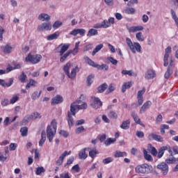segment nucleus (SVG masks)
I'll return each instance as SVG.
<instances>
[{"mask_svg":"<svg viewBox=\"0 0 178 178\" xmlns=\"http://www.w3.org/2000/svg\"><path fill=\"white\" fill-rule=\"evenodd\" d=\"M135 172L136 173H141L142 175H148L152 172V165L147 163H143L138 165L135 168Z\"/></svg>","mask_w":178,"mask_h":178,"instance_id":"obj_1","label":"nucleus"},{"mask_svg":"<svg viewBox=\"0 0 178 178\" xmlns=\"http://www.w3.org/2000/svg\"><path fill=\"white\" fill-rule=\"evenodd\" d=\"M126 43L128 45L129 49L132 54H136V52H141V45L138 42H134L131 41L130 38H126Z\"/></svg>","mask_w":178,"mask_h":178,"instance_id":"obj_2","label":"nucleus"},{"mask_svg":"<svg viewBox=\"0 0 178 178\" xmlns=\"http://www.w3.org/2000/svg\"><path fill=\"white\" fill-rule=\"evenodd\" d=\"M42 59V56L40 54L33 55L31 54H28L26 57V62H30L32 65H36V63H40V61Z\"/></svg>","mask_w":178,"mask_h":178,"instance_id":"obj_3","label":"nucleus"},{"mask_svg":"<svg viewBox=\"0 0 178 178\" xmlns=\"http://www.w3.org/2000/svg\"><path fill=\"white\" fill-rule=\"evenodd\" d=\"M58 129V123L56 120H53L49 124L47 125L46 133L47 134H56V130Z\"/></svg>","mask_w":178,"mask_h":178,"instance_id":"obj_4","label":"nucleus"},{"mask_svg":"<svg viewBox=\"0 0 178 178\" xmlns=\"http://www.w3.org/2000/svg\"><path fill=\"white\" fill-rule=\"evenodd\" d=\"M165 151H168L170 156H173L175 154H173V152L172 151V147L169 145L162 146L160 147L157 152V156L159 159L162 158L163 156V154H165Z\"/></svg>","mask_w":178,"mask_h":178,"instance_id":"obj_5","label":"nucleus"},{"mask_svg":"<svg viewBox=\"0 0 178 178\" xmlns=\"http://www.w3.org/2000/svg\"><path fill=\"white\" fill-rule=\"evenodd\" d=\"M42 115L37 111L33 113L31 115H26L24 117L23 121L24 123H29L31 120H36V119H41Z\"/></svg>","mask_w":178,"mask_h":178,"instance_id":"obj_6","label":"nucleus"},{"mask_svg":"<svg viewBox=\"0 0 178 178\" xmlns=\"http://www.w3.org/2000/svg\"><path fill=\"white\" fill-rule=\"evenodd\" d=\"M73 116H76V111H74V109L73 108V106H72V108H70V111H68L67 113V123H68V126L70 127H72V126H73L74 123V119L73 118Z\"/></svg>","mask_w":178,"mask_h":178,"instance_id":"obj_7","label":"nucleus"},{"mask_svg":"<svg viewBox=\"0 0 178 178\" xmlns=\"http://www.w3.org/2000/svg\"><path fill=\"white\" fill-rule=\"evenodd\" d=\"M90 105L94 109H98L102 106V102L98 97H92L90 100Z\"/></svg>","mask_w":178,"mask_h":178,"instance_id":"obj_8","label":"nucleus"},{"mask_svg":"<svg viewBox=\"0 0 178 178\" xmlns=\"http://www.w3.org/2000/svg\"><path fill=\"white\" fill-rule=\"evenodd\" d=\"M51 30H52L51 22H43L38 26V31H51Z\"/></svg>","mask_w":178,"mask_h":178,"instance_id":"obj_9","label":"nucleus"},{"mask_svg":"<svg viewBox=\"0 0 178 178\" xmlns=\"http://www.w3.org/2000/svg\"><path fill=\"white\" fill-rule=\"evenodd\" d=\"M1 49L3 54H9L15 49V46L12 45L10 43H7L5 45H2Z\"/></svg>","mask_w":178,"mask_h":178,"instance_id":"obj_10","label":"nucleus"},{"mask_svg":"<svg viewBox=\"0 0 178 178\" xmlns=\"http://www.w3.org/2000/svg\"><path fill=\"white\" fill-rule=\"evenodd\" d=\"M157 169L161 170L163 176H166L169 172V166L168 164H166V163H161L160 164L157 165Z\"/></svg>","mask_w":178,"mask_h":178,"instance_id":"obj_11","label":"nucleus"},{"mask_svg":"<svg viewBox=\"0 0 178 178\" xmlns=\"http://www.w3.org/2000/svg\"><path fill=\"white\" fill-rule=\"evenodd\" d=\"M172 54V47L168 46L165 49V55H164V66L166 67L169 65V56Z\"/></svg>","mask_w":178,"mask_h":178,"instance_id":"obj_12","label":"nucleus"},{"mask_svg":"<svg viewBox=\"0 0 178 178\" xmlns=\"http://www.w3.org/2000/svg\"><path fill=\"white\" fill-rule=\"evenodd\" d=\"M87 103H83L81 105H77V103L74 102L71 104L70 108L72 109V108L74 109V112H76V111H80V109H87Z\"/></svg>","mask_w":178,"mask_h":178,"instance_id":"obj_13","label":"nucleus"},{"mask_svg":"<svg viewBox=\"0 0 178 178\" xmlns=\"http://www.w3.org/2000/svg\"><path fill=\"white\" fill-rule=\"evenodd\" d=\"M156 77V73L154 70L149 69L145 73V79L146 80H152Z\"/></svg>","mask_w":178,"mask_h":178,"instance_id":"obj_14","label":"nucleus"},{"mask_svg":"<svg viewBox=\"0 0 178 178\" xmlns=\"http://www.w3.org/2000/svg\"><path fill=\"white\" fill-rule=\"evenodd\" d=\"M63 102V97L60 95H57L56 97L51 99V105H58V104H62Z\"/></svg>","mask_w":178,"mask_h":178,"instance_id":"obj_15","label":"nucleus"},{"mask_svg":"<svg viewBox=\"0 0 178 178\" xmlns=\"http://www.w3.org/2000/svg\"><path fill=\"white\" fill-rule=\"evenodd\" d=\"M148 138L150 140V141H154H154H158L159 143H162L163 141V136L158 134H149L148 136Z\"/></svg>","mask_w":178,"mask_h":178,"instance_id":"obj_16","label":"nucleus"},{"mask_svg":"<svg viewBox=\"0 0 178 178\" xmlns=\"http://www.w3.org/2000/svg\"><path fill=\"white\" fill-rule=\"evenodd\" d=\"M70 47V44L67 43V44H61L58 46V48H60L59 54L60 56H63V54L66 51L69 49V47Z\"/></svg>","mask_w":178,"mask_h":178,"instance_id":"obj_17","label":"nucleus"},{"mask_svg":"<svg viewBox=\"0 0 178 178\" xmlns=\"http://www.w3.org/2000/svg\"><path fill=\"white\" fill-rule=\"evenodd\" d=\"M72 152H67V151H65L63 152V154L58 158V159L56 161V165L57 166H60L63 163V161L65 159V157L67 156V155H70V153Z\"/></svg>","mask_w":178,"mask_h":178,"instance_id":"obj_18","label":"nucleus"},{"mask_svg":"<svg viewBox=\"0 0 178 178\" xmlns=\"http://www.w3.org/2000/svg\"><path fill=\"white\" fill-rule=\"evenodd\" d=\"M152 105V102L151 101H147L143 104L142 107L140 109V113H144L145 112H147V109H149V106Z\"/></svg>","mask_w":178,"mask_h":178,"instance_id":"obj_19","label":"nucleus"},{"mask_svg":"<svg viewBox=\"0 0 178 178\" xmlns=\"http://www.w3.org/2000/svg\"><path fill=\"white\" fill-rule=\"evenodd\" d=\"M106 29H108L112 26V24H115V17H110L108 19H104L103 21Z\"/></svg>","mask_w":178,"mask_h":178,"instance_id":"obj_20","label":"nucleus"},{"mask_svg":"<svg viewBox=\"0 0 178 178\" xmlns=\"http://www.w3.org/2000/svg\"><path fill=\"white\" fill-rule=\"evenodd\" d=\"M38 19L40 20V22H48L51 20V16L45 13H42L38 15Z\"/></svg>","mask_w":178,"mask_h":178,"instance_id":"obj_21","label":"nucleus"},{"mask_svg":"<svg viewBox=\"0 0 178 178\" xmlns=\"http://www.w3.org/2000/svg\"><path fill=\"white\" fill-rule=\"evenodd\" d=\"M5 154L4 155L2 154V152H0V161L2 162H5L6 159H8V156H9V147H6L4 148Z\"/></svg>","mask_w":178,"mask_h":178,"instance_id":"obj_22","label":"nucleus"},{"mask_svg":"<svg viewBox=\"0 0 178 178\" xmlns=\"http://www.w3.org/2000/svg\"><path fill=\"white\" fill-rule=\"evenodd\" d=\"M79 51H80V42H76L74 48L72 50L68 51V52H70V54H72V55H77Z\"/></svg>","mask_w":178,"mask_h":178,"instance_id":"obj_23","label":"nucleus"},{"mask_svg":"<svg viewBox=\"0 0 178 178\" xmlns=\"http://www.w3.org/2000/svg\"><path fill=\"white\" fill-rule=\"evenodd\" d=\"M143 30H144V26H140V25L131 26L129 29V33H136L137 31H143Z\"/></svg>","mask_w":178,"mask_h":178,"instance_id":"obj_24","label":"nucleus"},{"mask_svg":"<svg viewBox=\"0 0 178 178\" xmlns=\"http://www.w3.org/2000/svg\"><path fill=\"white\" fill-rule=\"evenodd\" d=\"M77 70H79V67H75L72 68L71 73H70V72H69L68 74H66V75L67 76V77H69V79H73L76 77Z\"/></svg>","mask_w":178,"mask_h":178,"instance_id":"obj_25","label":"nucleus"},{"mask_svg":"<svg viewBox=\"0 0 178 178\" xmlns=\"http://www.w3.org/2000/svg\"><path fill=\"white\" fill-rule=\"evenodd\" d=\"M13 84V79L10 78L9 79V83H6L5 80L0 79V86L2 87H10Z\"/></svg>","mask_w":178,"mask_h":178,"instance_id":"obj_26","label":"nucleus"},{"mask_svg":"<svg viewBox=\"0 0 178 178\" xmlns=\"http://www.w3.org/2000/svg\"><path fill=\"white\" fill-rule=\"evenodd\" d=\"M131 115L134 122H136L137 124H140V126H144V124L141 122V120L140 119V118L137 114H136L135 113H131Z\"/></svg>","mask_w":178,"mask_h":178,"instance_id":"obj_27","label":"nucleus"},{"mask_svg":"<svg viewBox=\"0 0 178 178\" xmlns=\"http://www.w3.org/2000/svg\"><path fill=\"white\" fill-rule=\"evenodd\" d=\"M114 156L115 158H124V156H127V153L126 152L117 150L114 154Z\"/></svg>","mask_w":178,"mask_h":178,"instance_id":"obj_28","label":"nucleus"},{"mask_svg":"<svg viewBox=\"0 0 178 178\" xmlns=\"http://www.w3.org/2000/svg\"><path fill=\"white\" fill-rule=\"evenodd\" d=\"M143 156L146 161H148L149 162H151V161H154V159L152 158V156L151 154H148V152L147 149H143Z\"/></svg>","mask_w":178,"mask_h":178,"instance_id":"obj_29","label":"nucleus"},{"mask_svg":"<svg viewBox=\"0 0 178 178\" xmlns=\"http://www.w3.org/2000/svg\"><path fill=\"white\" fill-rule=\"evenodd\" d=\"M131 86H133V82L131 81L124 83L122 88V92H126V90L131 88Z\"/></svg>","mask_w":178,"mask_h":178,"instance_id":"obj_30","label":"nucleus"},{"mask_svg":"<svg viewBox=\"0 0 178 178\" xmlns=\"http://www.w3.org/2000/svg\"><path fill=\"white\" fill-rule=\"evenodd\" d=\"M86 151H87V148H84L83 149L81 150L79 153V159H87L88 156L87 154H86Z\"/></svg>","mask_w":178,"mask_h":178,"instance_id":"obj_31","label":"nucleus"},{"mask_svg":"<svg viewBox=\"0 0 178 178\" xmlns=\"http://www.w3.org/2000/svg\"><path fill=\"white\" fill-rule=\"evenodd\" d=\"M59 37V32H55L47 37V41H52V40H56Z\"/></svg>","mask_w":178,"mask_h":178,"instance_id":"obj_32","label":"nucleus"},{"mask_svg":"<svg viewBox=\"0 0 178 178\" xmlns=\"http://www.w3.org/2000/svg\"><path fill=\"white\" fill-rule=\"evenodd\" d=\"M38 82L33 79H29V82L26 84V88H30L31 87H37Z\"/></svg>","mask_w":178,"mask_h":178,"instance_id":"obj_33","label":"nucleus"},{"mask_svg":"<svg viewBox=\"0 0 178 178\" xmlns=\"http://www.w3.org/2000/svg\"><path fill=\"white\" fill-rule=\"evenodd\" d=\"M102 48H104V44L97 45L92 52V56H95V55L97 54V52H99Z\"/></svg>","mask_w":178,"mask_h":178,"instance_id":"obj_34","label":"nucleus"},{"mask_svg":"<svg viewBox=\"0 0 178 178\" xmlns=\"http://www.w3.org/2000/svg\"><path fill=\"white\" fill-rule=\"evenodd\" d=\"M94 35H98V30L90 29L87 33V37H94Z\"/></svg>","mask_w":178,"mask_h":178,"instance_id":"obj_35","label":"nucleus"},{"mask_svg":"<svg viewBox=\"0 0 178 178\" xmlns=\"http://www.w3.org/2000/svg\"><path fill=\"white\" fill-rule=\"evenodd\" d=\"M120 127L121 129H124V130H127V129L130 127V120H127L125 121H123Z\"/></svg>","mask_w":178,"mask_h":178,"instance_id":"obj_36","label":"nucleus"},{"mask_svg":"<svg viewBox=\"0 0 178 178\" xmlns=\"http://www.w3.org/2000/svg\"><path fill=\"white\" fill-rule=\"evenodd\" d=\"M96 69L97 70H108L109 66L106 64H102L101 65L97 64Z\"/></svg>","mask_w":178,"mask_h":178,"instance_id":"obj_37","label":"nucleus"},{"mask_svg":"<svg viewBox=\"0 0 178 178\" xmlns=\"http://www.w3.org/2000/svg\"><path fill=\"white\" fill-rule=\"evenodd\" d=\"M41 92H42V91H40L39 92L38 91H35L32 93L31 95V98L33 101H35V99H38V98H40V97H41Z\"/></svg>","mask_w":178,"mask_h":178,"instance_id":"obj_38","label":"nucleus"},{"mask_svg":"<svg viewBox=\"0 0 178 178\" xmlns=\"http://www.w3.org/2000/svg\"><path fill=\"white\" fill-rule=\"evenodd\" d=\"M85 60L90 66H92V67H97V64L92 61L91 58H88V56L85 57Z\"/></svg>","mask_w":178,"mask_h":178,"instance_id":"obj_39","label":"nucleus"},{"mask_svg":"<svg viewBox=\"0 0 178 178\" xmlns=\"http://www.w3.org/2000/svg\"><path fill=\"white\" fill-rule=\"evenodd\" d=\"M70 67H72V63L68 62L63 66V70L65 74H69V70H70Z\"/></svg>","mask_w":178,"mask_h":178,"instance_id":"obj_40","label":"nucleus"},{"mask_svg":"<svg viewBox=\"0 0 178 178\" xmlns=\"http://www.w3.org/2000/svg\"><path fill=\"white\" fill-rule=\"evenodd\" d=\"M97 154H99V153L98 152V150L96 148H95V149H91L89 152V156H90V158L94 159V158H95L97 156Z\"/></svg>","mask_w":178,"mask_h":178,"instance_id":"obj_41","label":"nucleus"},{"mask_svg":"<svg viewBox=\"0 0 178 178\" xmlns=\"http://www.w3.org/2000/svg\"><path fill=\"white\" fill-rule=\"evenodd\" d=\"M122 74H124V76H137V74L133 72V70H123L122 71Z\"/></svg>","mask_w":178,"mask_h":178,"instance_id":"obj_42","label":"nucleus"},{"mask_svg":"<svg viewBox=\"0 0 178 178\" xmlns=\"http://www.w3.org/2000/svg\"><path fill=\"white\" fill-rule=\"evenodd\" d=\"M172 74H173V69H170V67H168L167 71L164 74V77L165 79H169V77H170Z\"/></svg>","mask_w":178,"mask_h":178,"instance_id":"obj_43","label":"nucleus"},{"mask_svg":"<svg viewBox=\"0 0 178 178\" xmlns=\"http://www.w3.org/2000/svg\"><path fill=\"white\" fill-rule=\"evenodd\" d=\"M14 65H15L14 68L13 67H7L6 69L7 73H9V72H12V70H15V69H20V67H22V65H20V63L14 64Z\"/></svg>","mask_w":178,"mask_h":178,"instance_id":"obj_44","label":"nucleus"},{"mask_svg":"<svg viewBox=\"0 0 178 178\" xmlns=\"http://www.w3.org/2000/svg\"><path fill=\"white\" fill-rule=\"evenodd\" d=\"M19 80L21 81V83H26V81L27 80V75H26L24 72H22L19 75Z\"/></svg>","mask_w":178,"mask_h":178,"instance_id":"obj_45","label":"nucleus"},{"mask_svg":"<svg viewBox=\"0 0 178 178\" xmlns=\"http://www.w3.org/2000/svg\"><path fill=\"white\" fill-rule=\"evenodd\" d=\"M170 5L172 9L178 8V0H170Z\"/></svg>","mask_w":178,"mask_h":178,"instance_id":"obj_46","label":"nucleus"},{"mask_svg":"<svg viewBox=\"0 0 178 178\" xmlns=\"http://www.w3.org/2000/svg\"><path fill=\"white\" fill-rule=\"evenodd\" d=\"M41 139L39 141V146L42 147L44 145V143H45V140H47V135L45 134H42L41 135Z\"/></svg>","mask_w":178,"mask_h":178,"instance_id":"obj_47","label":"nucleus"},{"mask_svg":"<svg viewBox=\"0 0 178 178\" xmlns=\"http://www.w3.org/2000/svg\"><path fill=\"white\" fill-rule=\"evenodd\" d=\"M116 142V138H109L106 140H105L104 144L105 145H111V144H113V143Z\"/></svg>","mask_w":178,"mask_h":178,"instance_id":"obj_48","label":"nucleus"},{"mask_svg":"<svg viewBox=\"0 0 178 178\" xmlns=\"http://www.w3.org/2000/svg\"><path fill=\"white\" fill-rule=\"evenodd\" d=\"M136 38L138 41H144V35L142 32H138L136 34Z\"/></svg>","mask_w":178,"mask_h":178,"instance_id":"obj_49","label":"nucleus"},{"mask_svg":"<svg viewBox=\"0 0 178 178\" xmlns=\"http://www.w3.org/2000/svg\"><path fill=\"white\" fill-rule=\"evenodd\" d=\"M93 82H94V75L90 74L87 77L88 86L92 85Z\"/></svg>","mask_w":178,"mask_h":178,"instance_id":"obj_50","label":"nucleus"},{"mask_svg":"<svg viewBox=\"0 0 178 178\" xmlns=\"http://www.w3.org/2000/svg\"><path fill=\"white\" fill-rule=\"evenodd\" d=\"M125 13H127V15H134L136 9L134 8H128L125 10Z\"/></svg>","mask_w":178,"mask_h":178,"instance_id":"obj_51","label":"nucleus"},{"mask_svg":"<svg viewBox=\"0 0 178 178\" xmlns=\"http://www.w3.org/2000/svg\"><path fill=\"white\" fill-rule=\"evenodd\" d=\"M70 55V52L67 51L65 54H63V56H60L61 58H60V62L63 63L64 60H66V58H68Z\"/></svg>","mask_w":178,"mask_h":178,"instance_id":"obj_52","label":"nucleus"},{"mask_svg":"<svg viewBox=\"0 0 178 178\" xmlns=\"http://www.w3.org/2000/svg\"><path fill=\"white\" fill-rule=\"evenodd\" d=\"M106 87H108V85H106V83H103L102 85H101L98 88V92H104V91H105V90H106Z\"/></svg>","mask_w":178,"mask_h":178,"instance_id":"obj_53","label":"nucleus"},{"mask_svg":"<svg viewBox=\"0 0 178 178\" xmlns=\"http://www.w3.org/2000/svg\"><path fill=\"white\" fill-rule=\"evenodd\" d=\"M94 29H106L105 26V24H104V21L101 24H96L93 26Z\"/></svg>","mask_w":178,"mask_h":178,"instance_id":"obj_54","label":"nucleus"},{"mask_svg":"<svg viewBox=\"0 0 178 178\" xmlns=\"http://www.w3.org/2000/svg\"><path fill=\"white\" fill-rule=\"evenodd\" d=\"M45 172V169H44V167H38L36 169L35 175H40L41 173H44Z\"/></svg>","mask_w":178,"mask_h":178,"instance_id":"obj_55","label":"nucleus"},{"mask_svg":"<svg viewBox=\"0 0 178 178\" xmlns=\"http://www.w3.org/2000/svg\"><path fill=\"white\" fill-rule=\"evenodd\" d=\"M108 60L112 63L114 66H116L118 65V60L113 58V57L109 56L107 58Z\"/></svg>","mask_w":178,"mask_h":178,"instance_id":"obj_56","label":"nucleus"},{"mask_svg":"<svg viewBox=\"0 0 178 178\" xmlns=\"http://www.w3.org/2000/svg\"><path fill=\"white\" fill-rule=\"evenodd\" d=\"M108 118H111V119H117L118 113H116L115 111H110L108 113Z\"/></svg>","mask_w":178,"mask_h":178,"instance_id":"obj_57","label":"nucleus"},{"mask_svg":"<svg viewBox=\"0 0 178 178\" xmlns=\"http://www.w3.org/2000/svg\"><path fill=\"white\" fill-rule=\"evenodd\" d=\"M63 23L60 21H56L53 24V29H59L62 26Z\"/></svg>","mask_w":178,"mask_h":178,"instance_id":"obj_58","label":"nucleus"},{"mask_svg":"<svg viewBox=\"0 0 178 178\" xmlns=\"http://www.w3.org/2000/svg\"><path fill=\"white\" fill-rule=\"evenodd\" d=\"M115 88H116V87L115 86V84L111 83L108 86L107 92L108 93L112 92L113 91H115Z\"/></svg>","mask_w":178,"mask_h":178,"instance_id":"obj_59","label":"nucleus"},{"mask_svg":"<svg viewBox=\"0 0 178 178\" xmlns=\"http://www.w3.org/2000/svg\"><path fill=\"white\" fill-rule=\"evenodd\" d=\"M111 162H113V159L112 157H108L103 160V163L105 165L111 163Z\"/></svg>","mask_w":178,"mask_h":178,"instance_id":"obj_60","label":"nucleus"},{"mask_svg":"<svg viewBox=\"0 0 178 178\" xmlns=\"http://www.w3.org/2000/svg\"><path fill=\"white\" fill-rule=\"evenodd\" d=\"M16 148H17V143H10L9 145V149L10 151H15Z\"/></svg>","mask_w":178,"mask_h":178,"instance_id":"obj_61","label":"nucleus"},{"mask_svg":"<svg viewBox=\"0 0 178 178\" xmlns=\"http://www.w3.org/2000/svg\"><path fill=\"white\" fill-rule=\"evenodd\" d=\"M145 92V88H143L141 90H139L138 92L137 98H143V95H144V93Z\"/></svg>","mask_w":178,"mask_h":178,"instance_id":"obj_62","label":"nucleus"},{"mask_svg":"<svg viewBox=\"0 0 178 178\" xmlns=\"http://www.w3.org/2000/svg\"><path fill=\"white\" fill-rule=\"evenodd\" d=\"M19 100V97L17 95H14L10 100V104H15Z\"/></svg>","mask_w":178,"mask_h":178,"instance_id":"obj_63","label":"nucleus"},{"mask_svg":"<svg viewBox=\"0 0 178 178\" xmlns=\"http://www.w3.org/2000/svg\"><path fill=\"white\" fill-rule=\"evenodd\" d=\"M60 178H70L69 172H63L60 174Z\"/></svg>","mask_w":178,"mask_h":178,"instance_id":"obj_64","label":"nucleus"}]
</instances>
